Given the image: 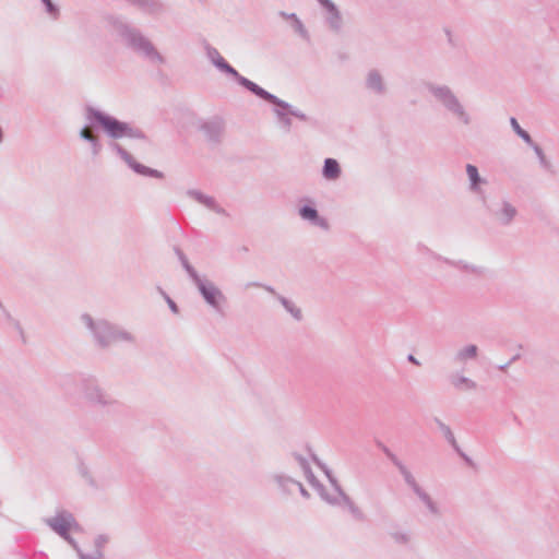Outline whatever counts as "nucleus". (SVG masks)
<instances>
[{
  "instance_id": "obj_1",
  "label": "nucleus",
  "mask_w": 559,
  "mask_h": 559,
  "mask_svg": "<svg viewBox=\"0 0 559 559\" xmlns=\"http://www.w3.org/2000/svg\"><path fill=\"white\" fill-rule=\"evenodd\" d=\"M107 22L128 50L154 67L166 63V58L141 28L119 15H109Z\"/></svg>"
},
{
  "instance_id": "obj_2",
  "label": "nucleus",
  "mask_w": 559,
  "mask_h": 559,
  "mask_svg": "<svg viewBox=\"0 0 559 559\" xmlns=\"http://www.w3.org/2000/svg\"><path fill=\"white\" fill-rule=\"evenodd\" d=\"M84 118L87 121V126L92 130H103L106 135L112 140H119L122 138L135 139L148 143V136L146 133L133 126L130 122L119 120L115 116H111L98 108L91 105L84 108Z\"/></svg>"
},
{
  "instance_id": "obj_3",
  "label": "nucleus",
  "mask_w": 559,
  "mask_h": 559,
  "mask_svg": "<svg viewBox=\"0 0 559 559\" xmlns=\"http://www.w3.org/2000/svg\"><path fill=\"white\" fill-rule=\"evenodd\" d=\"M81 322L91 332L95 344L102 349L116 343L135 342V336L131 332L105 319H94L91 314L83 313Z\"/></svg>"
},
{
  "instance_id": "obj_4",
  "label": "nucleus",
  "mask_w": 559,
  "mask_h": 559,
  "mask_svg": "<svg viewBox=\"0 0 559 559\" xmlns=\"http://www.w3.org/2000/svg\"><path fill=\"white\" fill-rule=\"evenodd\" d=\"M76 383L88 405L107 412H118L121 404L108 393L99 383L95 376L80 373L76 377Z\"/></svg>"
},
{
  "instance_id": "obj_5",
  "label": "nucleus",
  "mask_w": 559,
  "mask_h": 559,
  "mask_svg": "<svg viewBox=\"0 0 559 559\" xmlns=\"http://www.w3.org/2000/svg\"><path fill=\"white\" fill-rule=\"evenodd\" d=\"M425 87L435 100L460 123L463 126L472 123L471 115L450 86L426 82Z\"/></svg>"
},
{
  "instance_id": "obj_6",
  "label": "nucleus",
  "mask_w": 559,
  "mask_h": 559,
  "mask_svg": "<svg viewBox=\"0 0 559 559\" xmlns=\"http://www.w3.org/2000/svg\"><path fill=\"white\" fill-rule=\"evenodd\" d=\"M206 57L212 62V64L217 68L221 72L226 75L231 76L240 86L249 91L250 93H254L258 88V84L248 78L241 75L231 64H229L219 53V51L211 46L210 44L205 45Z\"/></svg>"
},
{
  "instance_id": "obj_7",
  "label": "nucleus",
  "mask_w": 559,
  "mask_h": 559,
  "mask_svg": "<svg viewBox=\"0 0 559 559\" xmlns=\"http://www.w3.org/2000/svg\"><path fill=\"white\" fill-rule=\"evenodd\" d=\"M192 283L197 287L203 300L212 309L219 312L222 310V304L226 302V296L223 294V292L205 276L202 277L199 275L192 281Z\"/></svg>"
},
{
  "instance_id": "obj_8",
  "label": "nucleus",
  "mask_w": 559,
  "mask_h": 559,
  "mask_svg": "<svg viewBox=\"0 0 559 559\" xmlns=\"http://www.w3.org/2000/svg\"><path fill=\"white\" fill-rule=\"evenodd\" d=\"M110 148L131 168L135 174L144 177L164 179L165 175L158 169L151 168L138 162L124 147L119 143L112 142Z\"/></svg>"
},
{
  "instance_id": "obj_9",
  "label": "nucleus",
  "mask_w": 559,
  "mask_h": 559,
  "mask_svg": "<svg viewBox=\"0 0 559 559\" xmlns=\"http://www.w3.org/2000/svg\"><path fill=\"white\" fill-rule=\"evenodd\" d=\"M225 120L219 116L198 121V130L204 135L210 144L218 145L223 141L225 132Z\"/></svg>"
},
{
  "instance_id": "obj_10",
  "label": "nucleus",
  "mask_w": 559,
  "mask_h": 559,
  "mask_svg": "<svg viewBox=\"0 0 559 559\" xmlns=\"http://www.w3.org/2000/svg\"><path fill=\"white\" fill-rule=\"evenodd\" d=\"M46 522L61 537L68 536L70 530L79 526L73 514L66 510L57 512L53 518L48 519Z\"/></svg>"
},
{
  "instance_id": "obj_11",
  "label": "nucleus",
  "mask_w": 559,
  "mask_h": 559,
  "mask_svg": "<svg viewBox=\"0 0 559 559\" xmlns=\"http://www.w3.org/2000/svg\"><path fill=\"white\" fill-rule=\"evenodd\" d=\"M253 95H255L257 97H259V98L263 99L264 102L270 103L276 107L286 109L288 112H290L292 117H295L301 121L309 120V117L306 114H304L301 110L293 107L289 103L281 99L276 95L267 92L265 88L261 87L260 85L258 86V88L255 90Z\"/></svg>"
},
{
  "instance_id": "obj_12",
  "label": "nucleus",
  "mask_w": 559,
  "mask_h": 559,
  "mask_svg": "<svg viewBox=\"0 0 559 559\" xmlns=\"http://www.w3.org/2000/svg\"><path fill=\"white\" fill-rule=\"evenodd\" d=\"M302 201H305V203L298 207V215L300 218L313 226L328 229L329 223L324 217L320 216L313 201L308 198L304 199Z\"/></svg>"
},
{
  "instance_id": "obj_13",
  "label": "nucleus",
  "mask_w": 559,
  "mask_h": 559,
  "mask_svg": "<svg viewBox=\"0 0 559 559\" xmlns=\"http://www.w3.org/2000/svg\"><path fill=\"white\" fill-rule=\"evenodd\" d=\"M187 195L218 215L226 217L229 216V213L217 203L215 198L207 195L200 190L189 189L187 191Z\"/></svg>"
},
{
  "instance_id": "obj_14",
  "label": "nucleus",
  "mask_w": 559,
  "mask_h": 559,
  "mask_svg": "<svg viewBox=\"0 0 559 559\" xmlns=\"http://www.w3.org/2000/svg\"><path fill=\"white\" fill-rule=\"evenodd\" d=\"M130 5L135 7L142 13L151 16H158L167 11L163 0H126Z\"/></svg>"
},
{
  "instance_id": "obj_15",
  "label": "nucleus",
  "mask_w": 559,
  "mask_h": 559,
  "mask_svg": "<svg viewBox=\"0 0 559 559\" xmlns=\"http://www.w3.org/2000/svg\"><path fill=\"white\" fill-rule=\"evenodd\" d=\"M489 212L502 226H509L518 215L515 206L507 200H502L499 207L489 209Z\"/></svg>"
},
{
  "instance_id": "obj_16",
  "label": "nucleus",
  "mask_w": 559,
  "mask_h": 559,
  "mask_svg": "<svg viewBox=\"0 0 559 559\" xmlns=\"http://www.w3.org/2000/svg\"><path fill=\"white\" fill-rule=\"evenodd\" d=\"M318 3L326 11L325 22L329 27L338 33L342 28V15L336 4L332 0H317Z\"/></svg>"
},
{
  "instance_id": "obj_17",
  "label": "nucleus",
  "mask_w": 559,
  "mask_h": 559,
  "mask_svg": "<svg viewBox=\"0 0 559 559\" xmlns=\"http://www.w3.org/2000/svg\"><path fill=\"white\" fill-rule=\"evenodd\" d=\"M386 457L390 459L391 462L394 464V466L399 469V472L403 476L406 485L413 490V492H416L417 489L420 488V486L416 481L414 475L408 469V467L401 460H399L395 454L391 453L388 449H386Z\"/></svg>"
},
{
  "instance_id": "obj_18",
  "label": "nucleus",
  "mask_w": 559,
  "mask_h": 559,
  "mask_svg": "<svg viewBox=\"0 0 559 559\" xmlns=\"http://www.w3.org/2000/svg\"><path fill=\"white\" fill-rule=\"evenodd\" d=\"M88 128H91V127L87 126V122H86L85 126L79 131V138L82 141L88 143L90 147H91L92 155L97 156L102 152L103 145H102L99 135L90 131Z\"/></svg>"
},
{
  "instance_id": "obj_19",
  "label": "nucleus",
  "mask_w": 559,
  "mask_h": 559,
  "mask_svg": "<svg viewBox=\"0 0 559 559\" xmlns=\"http://www.w3.org/2000/svg\"><path fill=\"white\" fill-rule=\"evenodd\" d=\"M278 15L285 20L290 21V25L295 33L298 34L306 41H310V34L296 13H287L285 11H280Z\"/></svg>"
},
{
  "instance_id": "obj_20",
  "label": "nucleus",
  "mask_w": 559,
  "mask_h": 559,
  "mask_svg": "<svg viewBox=\"0 0 559 559\" xmlns=\"http://www.w3.org/2000/svg\"><path fill=\"white\" fill-rule=\"evenodd\" d=\"M342 175V168L337 159L328 157L323 162L322 177L326 180H337Z\"/></svg>"
},
{
  "instance_id": "obj_21",
  "label": "nucleus",
  "mask_w": 559,
  "mask_h": 559,
  "mask_svg": "<svg viewBox=\"0 0 559 559\" xmlns=\"http://www.w3.org/2000/svg\"><path fill=\"white\" fill-rule=\"evenodd\" d=\"M311 459L323 471L331 486L333 487L334 492L337 493L340 498L343 497V495H346L338 484L336 477L333 475L332 471L324 463H322L316 454L312 453Z\"/></svg>"
},
{
  "instance_id": "obj_22",
  "label": "nucleus",
  "mask_w": 559,
  "mask_h": 559,
  "mask_svg": "<svg viewBox=\"0 0 559 559\" xmlns=\"http://www.w3.org/2000/svg\"><path fill=\"white\" fill-rule=\"evenodd\" d=\"M435 423L436 425L438 426V428L440 429V431L442 432V435L444 436V438L447 439V441L454 448V450H456L460 455L468 463L471 464V460L469 457H467L464 453H462L460 451V448L457 445V442L455 440V437L451 430V428L445 425L441 419L439 418H435Z\"/></svg>"
},
{
  "instance_id": "obj_23",
  "label": "nucleus",
  "mask_w": 559,
  "mask_h": 559,
  "mask_svg": "<svg viewBox=\"0 0 559 559\" xmlns=\"http://www.w3.org/2000/svg\"><path fill=\"white\" fill-rule=\"evenodd\" d=\"M466 174H467L469 182H471V185H469L471 191H473L474 193H480L481 192L480 185L486 181H485V179H483L479 176L477 167L475 165L467 164L466 165Z\"/></svg>"
},
{
  "instance_id": "obj_24",
  "label": "nucleus",
  "mask_w": 559,
  "mask_h": 559,
  "mask_svg": "<svg viewBox=\"0 0 559 559\" xmlns=\"http://www.w3.org/2000/svg\"><path fill=\"white\" fill-rule=\"evenodd\" d=\"M284 307V309L296 320L301 321L302 320V311L299 307H297L290 299L280 295L276 293V295H273Z\"/></svg>"
},
{
  "instance_id": "obj_25",
  "label": "nucleus",
  "mask_w": 559,
  "mask_h": 559,
  "mask_svg": "<svg viewBox=\"0 0 559 559\" xmlns=\"http://www.w3.org/2000/svg\"><path fill=\"white\" fill-rule=\"evenodd\" d=\"M478 355V347L474 344L467 345L456 352L453 357L455 364H464L468 359H475Z\"/></svg>"
},
{
  "instance_id": "obj_26",
  "label": "nucleus",
  "mask_w": 559,
  "mask_h": 559,
  "mask_svg": "<svg viewBox=\"0 0 559 559\" xmlns=\"http://www.w3.org/2000/svg\"><path fill=\"white\" fill-rule=\"evenodd\" d=\"M414 493L427 507L428 511L432 515H435V516H440L441 515V511H440V508L437 504V502L433 501L432 498L429 496V493L426 492L421 487L419 489H417V491L414 492Z\"/></svg>"
},
{
  "instance_id": "obj_27",
  "label": "nucleus",
  "mask_w": 559,
  "mask_h": 559,
  "mask_svg": "<svg viewBox=\"0 0 559 559\" xmlns=\"http://www.w3.org/2000/svg\"><path fill=\"white\" fill-rule=\"evenodd\" d=\"M174 251H175V254L177 255L178 260L180 261L181 263V266L183 267V270L187 272L189 278L191 280V282L197 278L200 274L197 272V270L191 265V263L189 262L187 255L185 254V252L178 247V246H175L174 247Z\"/></svg>"
},
{
  "instance_id": "obj_28",
  "label": "nucleus",
  "mask_w": 559,
  "mask_h": 559,
  "mask_svg": "<svg viewBox=\"0 0 559 559\" xmlns=\"http://www.w3.org/2000/svg\"><path fill=\"white\" fill-rule=\"evenodd\" d=\"M389 535L393 543L397 546H407L412 542V534L405 528H393Z\"/></svg>"
},
{
  "instance_id": "obj_29",
  "label": "nucleus",
  "mask_w": 559,
  "mask_h": 559,
  "mask_svg": "<svg viewBox=\"0 0 559 559\" xmlns=\"http://www.w3.org/2000/svg\"><path fill=\"white\" fill-rule=\"evenodd\" d=\"M272 479L284 493H290L293 488H295V484H297L296 479L285 474H274L272 475Z\"/></svg>"
},
{
  "instance_id": "obj_30",
  "label": "nucleus",
  "mask_w": 559,
  "mask_h": 559,
  "mask_svg": "<svg viewBox=\"0 0 559 559\" xmlns=\"http://www.w3.org/2000/svg\"><path fill=\"white\" fill-rule=\"evenodd\" d=\"M450 382L457 390H475L477 388L475 381L457 373L450 376Z\"/></svg>"
},
{
  "instance_id": "obj_31",
  "label": "nucleus",
  "mask_w": 559,
  "mask_h": 559,
  "mask_svg": "<svg viewBox=\"0 0 559 559\" xmlns=\"http://www.w3.org/2000/svg\"><path fill=\"white\" fill-rule=\"evenodd\" d=\"M313 488L317 490L322 500H324L326 503L331 506H341V498L337 496V493H329L325 486L322 483H316Z\"/></svg>"
},
{
  "instance_id": "obj_32",
  "label": "nucleus",
  "mask_w": 559,
  "mask_h": 559,
  "mask_svg": "<svg viewBox=\"0 0 559 559\" xmlns=\"http://www.w3.org/2000/svg\"><path fill=\"white\" fill-rule=\"evenodd\" d=\"M367 87L381 93L383 90L382 76L377 70H371L367 78Z\"/></svg>"
},
{
  "instance_id": "obj_33",
  "label": "nucleus",
  "mask_w": 559,
  "mask_h": 559,
  "mask_svg": "<svg viewBox=\"0 0 559 559\" xmlns=\"http://www.w3.org/2000/svg\"><path fill=\"white\" fill-rule=\"evenodd\" d=\"M274 112L278 119L281 127L287 132L290 131L293 124L290 112H288L286 109L276 106L274 108Z\"/></svg>"
},
{
  "instance_id": "obj_34",
  "label": "nucleus",
  "mask_w": 559,
  "mask_h": 559,
  "mask_svg": "<svg viewBox=\"0 0 559 559\" xmlns=\"http://www.w3.org/2000/svg\"><path fill=\"white\" fill-rule=\"evenodd\" d=\"M344 504L348 508V511L353 515V518L357 521L364 520V513L352 501V499L347 495H343L341 497V506Z\"/></svg>"
},
{
  "instance_id": "obj_35",
  "label": "nucleus",
  "mask_w": 559,
  "mask_h": 559,
  "mask_svg": "<svg viewBox=\"0 0 559 559\" xmlns=\"http://www.w3.org/2000/svg\"><path fill=\"white\" fill-rule=\"evenodd\" d=\"M443 261L447 264L454 266L456 269H460L462 271H465V272H469V273H474V274H480L483 272L481 267L472 265V264H467L464 261H453V260H449V259H443Z\"/></svg>"
},
{
  "instance_id": "obj_36",
  "label": "nucleus",
  "mask_w": 559,
  "mask_h": 559,
  "mask_svg": "<svg viewBox=\"0 0 559 559\" xmlns=\"http://www.w3.org/2000/svg\"><path fill=\"white\" fill-rule=\"evenodd\" d=\"M40 3L43 4L45 12L52 21L60 19L61 12L57 3H55L52 0H40Z\"/></svg>"
},
{
  "instance_id": "obj_37",
  "label": "nucleus",
  "mask_w": 559,
  "mask_h": 559,
  "mask_svg": "<svg viewBox=\"0 0 559 559\" xmlns=\"http://www.w3.org/2000/svg\"><path fill=\"white\" fill-rule=\"evenodd\" d=\"M510 124L513 129V131L528 145H533V139L532 136L530 135V133L527 131H525L524 129L521 128V126L519 124L518 120L512 117L510 118Z\"/></svg>"
},
{
  "instance_id": "obj_38",
  "label": "nucleus",
  "mask_w": 559,
  "mask_h": 559,
  "mask_svg": "<svg viewBox=\"0 0 559 559\" xmlns=\"http://www.w3.org/2000/svg\"><path fill=\"white\" fill-rule=\"evenodd\" d=\"M530 146L534 150L535 154L537 155L542 167H544L545 169H549L550 163L547 159L546 155L544 154V151L542 150V147L538 144H536L535 142H533V145H530Z\"/></svg>"
},
{
  "instance_id": "obj_39",
  "label": "nucleus",
  "mask_w": 559,
  "mask_h": 559,
  "mask_svg": "<svg viewBox=\"0 0 559 559\" xmlns=\"http://www.w3.org/2000/svg\"><path fill=\"white\" fill-rule=\"evenodd\" d=\"M108 542V537L106 535H98L95 540H94V546H95V555H97V557L99 559H103V547L105 546V544Z\"/></svg>"
},
{
  "instance_id": "obj_40",
  "label": "nucleus",
  "mask_w": 559,
  "mask_h": 559,
  "mask_svg": "<svg viewBox=\"0 0 559 559\" xmlns=\"http://www.w3.org/2000/svg\"><path fill=\"white\" fill-rule=\"evenodd\" d=\"M79 472H80L81 476L86 480V483L90 486L96 487L95 480L92 477V475H91V473H90V471H88L86 465L81 464L80 467H79Z\"/></svg>"
},
{
  "instance_id": "obj_41",
  "label": "nucleus",
  "mask_w": 559,
  "mask_h": 559,
  "mask_svg": "<svg viewBox=\"0 0 559 559\" xmlns=\"http://www.w3.org/2000/svg\"><path fill=\"white\" fill-rule=\"evenodd\" d=\"M246 286L247 287H251L252 286V287L263 288L267 293H270L272 295H276V290L274 289L273 286H270V285H266V284H263V283H260V282H250Z\"/></svg>"
},
{
  "instance_id": "obj_42",
  "label": "nucleus",
  "mask_w": 559,
  "mask_h": 559,
  "mask_svg": "<svg viewBox=\"0 0 559 559\" xmlns=\"http://www.w3.org/2000/svg\"><path fill=\"white\" fill-rule=\"evenodd\" d=\"M293 457L295 459V461L298 463V465L300 466V468L302 471H305L306 468L310 467V464L308 462V460L302 456L301 454L297 453V452H294L293 454Z\"/></svg>"
},
{
  "instance_id": "obj_43",
  "label": "nucleus",
  "mask_w": 559,
  "mask_h": 559,
  "mask_svg": "<svg viewBox=\"0 0 559 559\" xmlns=\"http://www.w3.org/2000/svg\"><path fill=\"white\" fill-rule=\"evenodd\" d=\"M163 297L165 298L170 311L175 314H178L179 313V307L178 305L164 292V290H160Z\"/></svg>"
},
{
  "instance_id": "obj_44",
  "label": "nucleus",
  "mask_w": 559,
  "mask_h": 559,
  "mask_svg": "<svg viewBox=\"0 0 559 559\" xmlns=\"http://www.w3.org/2000/svg\"><path fill=\"white\" fill-rule=\"evenodd\" d=\"M444 34L447 36V40H448V44L452 47V48H457L459 47V41H457V38L454 36V34L452 33L451 29L449 28H445L444 29Z\"/></svg>"
},
{
  "instance_id": "obj_45",
  "label": "nucleus",
  "mask_w": 559,
  "mask_h": 559,
  "mask_svg": "<svg viewBox=\"0 0 559 559\" xmlns=\"http://www.w3.org/2000/svg\"><path fill=\"white\" fill-rule=\"evenodd\" d=\"M305 474V477L307 478L308 483L314 487L316 483H320L319 479L314 476L311 466L302 471Z\"/></svg>"
},
{
  "instance_id": "obj_46",
  "label": "nucleus",
  "mask_w": 559,
  "mask_h": 559,
  "mask_svg": "<svg viewBox=\"0 0 559 559\" xmlns=\"http://www.w3.org/2000/svg\"><path fill=\"white\" fill-rule=\"evenodd\" d=\"M64 540H67L71 546L72 548L76 551L78 556L80 555V551H82V549L80 548L79 544L76 543V540L70 535L68 534V536H63L62 537Z\"/></svg>"
},
{
  "instance_id": "obj_47",
  "label": "nucleus",
  "mask_w": 559,
  "mask_h": 559,
  "mask_svg": "<svg viewBox=\"0 0 559 559\" xmlns=\"http://www.w3.org/2000/svg\"><path fill=\"white\" fill-rule=\"evenodd\" d=\"M295 487L298 488L300 495L304 497V498H309L310 495L308 492V490L302 486V484L300 481L297 480V484H295Z\"/></svg>"
},
{
  "instance_id": "obj_48",
  "label": "nucleus",
  "mask_w": 559,
  "mask_h": 559,
  "mask_svg": "<svg viewBox=\"0 0 559 559\" xmlns=\"http://www.w3.org/2000/svg\"><path fill=\"white\" fill-rule=\"evenodd\" d=\"M407 360H408L409 362H412L413 365H415V366H420L419 360H418V359H417L413 354H409V355L407 356Z\"/></svg>"
},
{
  "instance_id": "obj_49",
  "label": "nucleus",
  "mask_w": 559,
  "mask_h": 559,
  "mask_svg": "<svg viewBox=\"0 0 559 559\" xmlns=\"http://www.w3.org/2000/svg\"><path fill=\"white\" fill-rule=\"evenodd\" d=\"M509 366H511V365H510V362L508 361V362H506L504 365L499 366V369H500L501 371H507V369L509 368Z\"/></svg>"
},
{
  "instance_id": "obj_50",
  "label": "nucleus",
  "mask_w": 559,
  "mask_h": 559,
  "mask_svg": "<svg viewBox=\"0 0 559 559\" xmlns=\"http://www.w3.org/2000/svg\"><path fill=\"white\" fill-rule=\"evenodd\" d=\"M519 358H520V355H515V356H513V357L509 360L510 365H512V364H513L514 361H516Z\"/></svg>"
},
{
  "instance_id": "obj_51",
  "label": "nucleus",
  "mask_w": 559,
  "mask_h": 559,
  "mask_svg": "<svg viewBox=\"0 0 559 559\" xmlns=\"http://www.w3.org/2000/svg\"><path fill=\"white\" fill-rule=\"evenodd\" d=\"M377 443H378L379 448H381L384 451V445L382 444V442L381 441H377Z\"/></svg>"
},
{
  "instance_id": "obj_52",
  "label": "nucleus",
  "mask_w": 559,
  "mask_h": 559,
  "mask_svg": "<svg viewBox=\"0 0 559 559\" xmlns=\"http://www.w3.org/2000/svg\"><path fill=\"white\" fill-rule=\"evenodd\" d=\"M485 207H487L488 210L491 209L490 206H488V204H485Z\"/></svg>"
},
{
  "instance_id": "obj_53",
  "label": "nucleus",
  "mask_w": 559,
  "mask_h": 559,
  "mask_svg": "<svg viewBox=\"0 0 559 559\" xmlns=\"http://www.w3.org/2000/svg\"><path fill=\"white\" fill-rule=\"evenodd\" d=\"M201 3H203L205 0H199Z\"/></svg>"
},
{
  "instance_id": "obj_54",
  "label": "nucleus",
  "mask_w": 559,
  "mask_h": 559,
  "mask_svg": "<svg viewBox=\"0 0 559 559\" xmlns=\"http://www.w3.org/2000/svg\"><path fill=\"white\" fill-rule=\"evenodd\" d=\"M2 307H3V306H2V302L0 301V308H2Z\"/></svg>"
}]
</instances>
